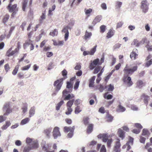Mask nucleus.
Instances as JSON below:
<instances>
[{
	"label": "nucleus",
	"mask_w": 152,
	"mask_h": 152,
	"mask_svg": "<svg viewBox=\"0 0 152 152\" xmlns=\"http://www.w3.org/2000/svg\"><path fill=\"white\" fill-rule=\"evenodd\" d=\"M140 129H134L132 131V132L134 133L138 134L140 132Z\"/></svg>",
	"instance_id": "63"
},
{
	"label": "nucleus",
	"mask_w": 152,
	"mask_h": 152,
	"mask_svg": "<svg viewBox=\"0 0 152 152\" xmlns=\"http://www.w3.org/2000/svg\"><path fill=\"white\" fill-rule=\"evenodd\" d=\"M137 66H135L132 68H129L128 65L126 64L124 69V75L123 78V81L128 87L131 86L133 84L131 77L129 76L132 75L135 71L137 70Z\"/></svg>",
	"instance_id": "1"
},
{
	"label": "nucleus",
	"mask_w": 152,
	"mask_h": 152,
	"mask_svg": "<svg viewBox=\"0 0 152 152\" xmlns=\"http://www.w3.org/2000/svg\"><path fill=\"white\" fill-rule=\"evenodd\" d=\"M10 103L9 102L6 103L3 107V110H6V112L4 114V115L6 116L12 112V109L10 107Z\"/></svg>",
	"instance_id": "3"
},
{
	"label": "nucleus",
	"mask_w": 152,
	"mask_h": 152,
	"mask_svg": "<svg viewBox=\"0 0 152 152\" xmlns=\"http://www.w3.org/2000/svg\"><path fill=\"white\" fill-rule=\"evenodd\" d=\"M107 88L106 86H104L100 84L99 85V87L98 88V89L100 92H102L103 91Z\"/></svg>",
	"instance_id": "51"
},
{
	"label": "nucleus",
	"mask_w": 152,
	"mask_h": 152,
	"mask_svg": "<svg viewBox=\"0 0 152 152\" xmlns=\"http://www.w3.org/2000/svg\"><path fill=\"white\" fill-rule=\"evenodd\" d=\"M15 28V26H12L10 28V30L9 31V34H8V35H7V37H8V38H9L11 34L13 31L14 30Z\"/></svg>",
	"instance_id": "46"
},
{
	"label": "nucleus",
	"mask_w": 152,
	"mask_h": 152,
	"mask_svg": "<svg viewBox=\"0 0 152 152\" xmlns=\"http://www.w3.org/2000/svg\"><path fill=\"white\" fill-rule=\"evenodd\" d=\"M66 88H72V84L71 82H67L66 83Z\"/></svg>",
	"instance_id": "61"
},
{
	"label": "nucleus",
	"mask_w": 152,
	"mask_h": 152,
	"mask_svg": "<svg viewBox=\"0 0 152 152\" xmlns=\"http://www.w3.org/2000/svg\"><path fill=\"white\" fill-rule=\"evenodd\" d=\"M74 130L71 131L68 133L67 137L68 138H71L73 135Z\"/></svg>",
	"instance_id": "60"
},
{
	"label": "nucleus",
	"mask_w": 152,
	"mask_h": 152,
	"mask_svg": "<svg viewBox=\"0 0 152 152\" xmlns=\"http://www.w3.org/2000/svg\"><path fill=\"white\" fill-rule=\"evenodd\" d=\"M142 134L143 135H147L149 134V133L147 129H144L142 130Z\"/></svg>",
	"instance_id": "45"
},
{
	"label": "nucleus",
	"mask_w": 152,
	"mask_h": 152,
	"mask_svg": "<svg viewBox=\"0 0 152 152\" xmlns=\"http://www.w3.org/2000/svg\"><path fill=\"white\" fill-rule=\"evenodd\" d=\"M114 101V99H113L111 101H108L106 103V107H109L113 104Z\"/></svg>",
	"instance_id": "50"
},
{
	"label": "nucleus",
	"mask_w": 152,
	"mask_h": 152,
	"mask_svg": "<svg viewBox=\"0 0 152 152\" xmlns=\"http://www.w3.org/2000/svg\"><path fill=\"white\" fill-rule=\"evenodd\" d=\"M23 112V113H25L27 110V104L26 103H25L23 104V106L22 108Z\"/></svg>",
	"instance_id": "42"
},
{
	"label": "nucleus",
	"mask_w": 152,
	"mask_h": 152,
	"mask_svg": "<svg viewBox=\"0 0 152 152\" xmlns=\"http://www.w3.org/2000/svg\"><path fill=\"white\" fill-rule=\"evenodd\" d=\"M102 18V16L101 15H98L96 16L92 23L93 26H95L97 23L99 22Z\"/></svg>",
	"instance_id": "10"
},
{
	"label": "nucleus",
	"mask_w": 152,
	"mask_h": 152,
	"mask_svg": "<svg viewBox=\"0 0 152 152\" xmlns=\"http://www.w3.org/2000/svg\"><path fill=\"white\" fill-rule=\"evenodd\" d=\"M126 110V108L121 104H119L118 106L117 111L123 112Z\"/></svg>",
	"instance_id": "32"
},
{
	"label": "nucleus",
	"mask_w": 152,
	"mask_h": 152,
	"mask_svg": "<svg viewBox=\"0 0 152 152\" xmlns=\"http://www.w3.org/2000/svg\"><path fill=\"white\" fill-rule=\"evenodd\" d=\"M26 24V22L25 21L23 22L21 25L20 26V27L21 28L22 31H24V27L25 26Z\"/></svg>",
	"instance_id": "59"
},
{
	"label": "nucleus",
	"mask_w": 152,
	"mask_h": 152,
	"mask_svg": "<svg viewBox=\"0 0 152 152\" xmlns=\"http://www.w3.org/2000/svg\"><path fill=\"white\" fill-rule=\"evenodd\" d=\"M125 132L123 130L121 129H119L118 131V136L123 140L125 137Z\"/></svg>",
	"instance_id": "16"
},
{
	"label": "nucleus",
	"mask_w": 152,
	"mask_h": 152,
	"mask_svg": "<svg viewBox=\"0 0 152 152\" xmlns=\"http://www.w3.org/2000/svg\"><path fill=\"white\" fill-rule=\"evenodd\" d=\"M31 65V64H29L27 66H25L22 68L21 70H28L30 67Z\"/></svg>",
	"instance_id": "52"
},
{
	"label": "nucleus",
	"mask_w": 152,
	"mask_h": 152,
	"mask_svg": "<svg viewBox=\"0 0 152 152\" xmlns=\"http://www.w3.org/2000/svg\"><path fill=\"white\" fill-rule=\"evenodd\" d=\"M100 152H106V149L104 145H103L102 146Z\"/></svg>",
	"instance_id": "62"
},
{
	"label": "nucleus",
	"mask_w": 152,
	"mask_h": 152,
	"mask_svg": "<svg viewBox=\"0 0 152 152\" xmlns=\"http://www.w3.org/2000/svg\"><path fill=\"white\" fill-rule=\"evenodd\" d=\"M62 75L64 77L63 78H66L67 77L66 76L67 74V72L65 69H64L62 72Z\"/></svg>",
	"instance_id": "55"
},
{
	"label": "nucleus",
	"mask_w": 152,
	"mask_h": 152,
	"mask_svg": "<svg viewBox=\"0 0 152 152\" xmlns=\"http://www.w3.org/2000/svg\"><path fill=\"white\" fill-rule=\"evenodd\" d=\"M84 12L86 15H87V17L88 18L90 16V14L92 12V9L91 8L88 9L85 8L84 9Z\"/></svg>",
	"instance_id": "22"
},
{
	"label": "nucleus",
	"mask_w": 152,
	"mask_h": 152,
	"mask_svg": "<svg viewBox=\"0 0 152 152\" xmlns=\"http://www.w3.org/2000/svg\"><path fill=\"white\" fill-rule=\"evenodd\" d=\"M10 16L8 14H6L4 15L3 18L2 22L4 24H5L8 21L10 18Z\"/></svg>",
	"instance_id": "15"
},
{
	"label": "nucleus",
	"mask_w": 152,
	"mask_h": 152,
	"mask_svg": "<svg viewBox=\"0 0 152 152\" xmlns=\"http://www.w3.org/2000/svg\"><path fill=\"white\" fill-rule=\"evenodd\" d=\"M11 125V123L9 121H6L5 124L3 125L1 127L2 130H4L6 129L7 127Z\"/></svg>",
	"instance_id": "26"
},
{
	"label": "nucleus",
	"mask_w": 152,
	"mask_h": 152,
	"mask_svg": "<svg viewBox=\"0 0 152 152\" xmlns=\"http://www.w3.org/2000/svg\"><path fill=\"white\" fill-rule=\"evenodd\" d=\"M94 125L92 124H90L88 125L87 129V132L89 134L91 133L93 130Z\"/></svg>",
	"instance_id": "17"
},
{
	"label": "nucleus",
	"mask_w": 152,
	"mask_h": 152,
	"mask_svg": "<svg viewBox=\"0 0 152 152\" xmlns=\"http://www.w3.org/2000/svg\"><path fill=\"white\" fill-rule=\"evenodd\" d=\"M64 102L63 100L59 102L58 103L56 106V110H58L60 108L61 105L64 104Z\"/></svg>",
	"instance_id": "35"
},
{
	"label": "nucleus",
	"mask_w": 152,
	"mask_h": 152,
	"mask_svg": "<svg viewBox=\"0 0 152 152\" xmlns=\"http://www.w3.org/2000/svg\"><path fill=\"white\" fill-rule=\"evenodd\" d=\"M101 67V66H97L95 68L94 71V73L96 74L98 73L100 70Z\"/></svg>",
	"instance_id": "49"
},
{
	"label": "nucleus",
	"mask_w": 152,
	"mask_h": 152,
	"mask_svg": "<svg viewBox=\"0 0 152 152\" xmlns=\"http://www.w3.org/2000/svg\"><path fill=\"white\" fill-rule=\"evenodd\" d=\"M107 120L108 122H111L113 119V117L111 115L108 114L106 116Z\"/></svg>",
	"instance_id": "43"
},
{
	"label": "nucleus",
	"mask_w": 152,
	"mask_h": 152,
	"mask_svg": "<svg viewBox=\"0 0 152 152\" xmlns=\"http://www.w3.org/2000/svg\"><path fill=\"white\" fill-rule=\"evenodd\" d=\"M99 138H102L103 142H106L109 139H108V136L107 134H101L98 136Z\"/></svg>",
	"instance_id": "11"
},
{
	"label": "nucleus",
	"mask_w": 152,
	"mask_h": 152,
	"mask_svg": "<svg viewBox=\"0 0 152 152\" xmlns=\"http://www.w3.org/2000/svg\"><path fill=\"white\" fill-rule=\"evenodd\" d=\"M72 111L73 109L72 107H67V110L65 112V113L66 115H70L71 114Z\"/></svg>",
	"instance_id": "33"
},
{
	"label": "nucleus",
	"mask_w": 152,
	"mask_h": 152,
	"mask_svg": "<svg viewBox=\"0 0 152 152\" xmlns=\"http://www.w3.org/2000/svg\"><path fill=\"white\" fill-rule=\"evenodd\" d=\"M80 83V81L78 79H77L76 80V83L74 85V88L75 89H77L78 88L79 84Z\"/></svg>",
	"instance_id": "48"
},
{
	"label": "nucleus",
	"mask_w": 152,
	"mask_h": 152,
	"mask_svg": "<svg viewBox=\"0 0 152 152\" xmlns=\"http://www.w3.org/2000/svg\"><path fill=\"white\" fill-rule=\"evenodd\" d=\"M82 111V109L80 107L77 105L75 108V113L76 114H78L81 112Z\"/></svg>",
	"instance_id": "39"
},
{
	"label": "nucleus",
	"mask_w": 152,
	"mask_h": 152,
	"mask_svg": "<svg viewBox=\"0 0 152 152\" xmlns=\"http://www.w3.org/2000/svg\"><path fill=\"white\" fill-rule=\"evenodd\" d=\"M19 66L20 65L19 64H17L15 67L14 69L12 72V74L13 75H15L17 74L18 71Z\"/></svg>",
	"instance_id": "31"
},
{
	"label": "nucleus",
	"mask_w": 152,
	"mask_h": 152,
	"mask_svg": "<svg viewBox=\"0 0 152 152\" xmlns=\"http://www.w3.org/2000/svg\"><path fill=\"white\" fill-rule=\"evenodd\" d=\"M4 69L6 72H8L10 69L9 65L8 64H7L4 66Z\"/></svg>",
	"instance_id": "58"
},
{
	"label": "nucleus",
	"mask_w": 152,
	"mask_h": 152,
	"mask_svg": "<svg viewBox=\"0 0 152 152\" xmlns=\"http://www.w3.org/2000/svg\"><path fill=\"white\" fill-rule=\"evenodd\" d=\"M99 58L94 60L91 63L90 65L89 68L90 69L92 70L95 68L97 64H99Z\"/></svg>",
	"instance_id": "9"
},
{
	"label": "nucleus",
	"mask_w": 152,
	"mask_h": 152,
	"mask_svg": "<svg viewBox=\"0 0 152 152\" xmlns=\"http://www.w3.org/2000/svg\"><path fill=\"white\" fill-rule=\"evenodd\" d=\"M134 126L135 127L137 128L138 129H140V130L142 128V126L141 124L138 123H136L134 124Z\"/></svg>",
	"instance_id": "44"
},
{
	"label": "nucleus",
	"mask_w": 152,
	"mask_h": 152,
	"mask_svg": "<svg viewBox=\"0 0 152 152\" xmlns=\"http://www.w3.org/2000/svg\"><path fill=\"white\" fill-rule=\"evenodd\" d=\"M32 148L30 146L25 147L24 148L23 152H28Z\"/></svg>",
	"instance_id": "57"
},
{
	"label": "nucleus",
	"mask_w": 152,
	"mask_h": 152,
	"mask_svg": "<svg viewBox=\"0 0 152 152\" xmlns=\"http://www.w3.org/2000/svg\"><path fill=\"white\" fill-rule=\"evenodd\" d=\"M137 56L138 54L136 53L134 51H132L130 55L131 58L132 60H134L136 59Z\"/></svg>",
	"instance_id": "21"
},
{
	"label": "nucleus",
	"mask_w": 152,
	"mask_h": 152,
	"mask_svg": "<svg viewBox=\"0 0 152 152\" xmlns=\"http://www.w3.org/2000/svg\"><path fill=\"white\" fill-rule=\"evenodd\" d=\"M66 78H62L55 81L53 83V86L55 87V92H58L61 88L63 84V81Z\"/></svg>",
	"instance_id": "2"
},
{
	"label": "nucleus",
	"mask_w": 152,
	"mask_h": 152,
	"mask_svg": "<svg viewBox=\"0 0 152 152\" xmlns=\"http://www.w3.org/2000/svg\"><path fill=\"white\" fill-rule=\"evenodd\" d=\"M106 26L104 25H102L100 27V32L103 33L105 31L106 29Z\"/></svg>",
	"instance_id": "47"
},
{
	"label": "nucleus",
	"mask_w": 152,
	"mask_h": 152,
	"mask_svg": "<svg viewBox=\"0 0 152 152\" xmlns=\"http://www.w3.org/2000/svg\"><path fill=\"white\" fill-rule=\"evenodd\" d=\"M35 108L34 107H32L31 108L29 111V114L30 115L29 117H31L35 113Z\"/></svg>",
	"instance_id": "37"
},
{
	"label": "nucleus",
	"mask_w": 152,
	"mask_h": 152,
	"mask_svg": "<svg viewBox=\"0 0 152 152\" xmlns=\"http://www.w3.org/2000/svg\"><path fill=\"white\" fill-rule=\"evenodd\" d=\"M17 5L15 4L12 6V3L10 2L8 6L7 7V9L9 12H17L18 9L17 8Z\"/></svg>",
	"instance_id": "5"
},
{
	"label": "nucleus",
	"mask_w": 152,
	"mask_h": 152,
	"mask_svg": "<svg viewBox=\"0 0 152 152\" xmlns=\"http://www.w3.org/2000/svg\"><path fill=\"white\" fill-rule=\"evenodd\" d=\"M113 142V140L112 139H109L107 141V147L108 148H110L111 147V144Z\"/></svg>",
	"instance_id": "54"
},
{
	"label": "nucleus",
	"mask_w": 152,
	"mask_h": 152,
	"mask_svg": "<svg viewBox=\"0 0 152 152\" xmlns=\"http://www.w3.org/2000/svg\"><path fill=\"white\" fill-rule=\"evenodd\" d=\"M75 128V126H65L64 128V131L65 132H70L71 131L74 130Z\"/></svg>",
	"instance_id": "13"
},
{
	"label": "nucleus",
	"mask_w": 152,
	"mask_h": 152,
	"mask_svg": "<svg viewBox=\"0 0 152 152\" xmlns=\"http://www.w3.org/2000/svg\"><path fill=\"white\" fill-rule=\"evenodd\" d=\"M97 45H96L89 51L90 55H93L96 50Z\"/></svg>",
	"instance_id": "41"
},
{
	"label": "nucleus",
	"mask_w": 152,
	"mask_h": 152,
	"mask_svg": "<svg viewBox=\"0 0 152 152\" xmlns=\"http://www.w3.org/2000/svg\"><path fill=\"white\" fill-rule=\"evenodd\" d=\"M149 96L144 94H142L141 96V99H143L145 104L147 105L148 103V100Z\"/></svg>",
	"instance_id": "14"
},
{
	"label": "nucleus",
	"mask_w": 152,
	"mask_h": 152,
	"mask_svg": "<svg viewBox=\"0 0 152 152\" xmlns=\"http://www.w3.org/2000/svg\"><path fill=\"white\" fill-rule=\"evenodd\" d=\"M31 145H32V148H37L38 147V144L37 142L35 140H34L32 142V143H31Z\"/></svg>",
	"instance_id": "29"
},
{
	"label": "nucleus",
	"mask_w": 152,
	"mask_h": 152,
	"mask_svg": "<svg viewBox=\"0 0 152 152\" xmlns=\"http://www.w3.org/2000/svg\"><path fill=\"white\" fill-rule=\"evenodd\" d=\"M121 145L120 142V140L119 139H117L115 142L114 146V150L115 152H120V148Z\"/></svg>",
	"instance_id": "8"
},
{
	"label": "nucleus",
	"mask_w": 152,
	"mask_h": 152,
	"mask_svg": "<svg viewBox=\"0 0 152 152\" xmlns=\"http://www.w3.org/2000/svg\"><path fill=\"white\" fill-rule=\"evenodd\" d=\"M115 31L113 29H110L107 34L106 37L107 38H109L112 37L114 34Z\"/></svg>",
	"instance_id": "18"
},
{
	"label": "nucleus",
	"mask_w": 152,
	"mask_h": 152,
	"mask_svg": "<svg viewBox=\"0 0 152 152\" xmlns=\"http://www.w3.org/2000/svg\"><path fill=\"white\" fill-rule=\"evenodd\" d=\"M28 0H23L22 2V9L23 11H25L27 5Z\"/></svg>",
	"instance_id": "20"
},
{
	"label": "nucleus",
	"mask_w": 152,
	"mask_h": 152,
	"mask_svg": "<svg viewBox=\"0 0 152 152\" xmlns=\"http://www.w3.org/2000/svg\"><path fill=\"white\" fill-rule=\"evenodd\" d=\"M30 119L28 118H26L22 120L20 122V124L23 125L27 123L29 121Z\"/></svg>",
	"instance_id": "38"
},
{
	"label": "nucleus",
	"mask_w": 152,
	"mask_h": 152,
	"mask_svg": "<svg viewBox=\"0 0 152 152\" xmlns=\"http://www.w3.org/2000/svg\"><path fill=\"white\" fill-rule=\"evenodd\" d=\"M62 93L63 97L65 96L64 99L65 100H69L75 97V95L72 94H69L67 95L66 96L65 94H68L69 92L66 90H64Z\"/></svg>",
	"instance_id": "6"
},
{
	"label": "nucleus",
	"mask_w": 152,
	"mask_h": 152,
	"mask_svg": "<svg viewBox=\"0 0 152 152\" xmlns=\"http://www.w3.org/2000/svg\"><path fill=\"white\" fill-rule=\"evenodd\" d=\"M152 64V58L151 59L150 61H147L146 62V63L145 64V66L147 67H148Z\"/></svg>",
	"instance_id": "64"
},
{
	"label": "nucleus",
	"mask_w": 152,
	"mask_h": 152,
	"mask_svg": "<svg viewBox=\"0 0 152 152\" xmlns=\"http://www.w3.org/2000/svg\"><path fill=\"white\" fill-rule=\"evenodd\" d=\"M141 8L142 9V11L144 13H146L148 11V8L146 0H143L141 2Z\"/></svg>",
	"instance_id": "7"
},
{
	"label": "nucleus",
	"mask_w": 152,
	"mask_h": 152,
	"mask_svg": "<svg viewBox=\"0 0 152 152\" xmlns=\"http://www.w3.org/2000/svg\"><path fill=\"white\" fill-rule=\"evenodd\" d=\"M52 129L51 128H48L45 129L44 131V133L46 135V137L48 138H50V133Z\"/></svg>",
	"instance_id": "12"
},
{
	"label": "nucleus",
	"mask_w": 152,
	"mask_h": 152,
	"mask_svg": "<svg viewBox=\"0 0 152 152\" xmlns=\"http://www.w3.org/2000/svg\"><path fill=\"white\" fill-rule=\"evenodd\" d=\"M108 92H107L104 94L103 97L105 99H110L113 98V96L111 94H108Z\"/></svg>",
	"instance_id": "23"
},
{
	"label": "nucleus",
	"mask_w": 152,
	"mask_h": 152,
	"mask_svg": "<svg viewBox=\"0 0 152 152\" xmlns=\"http://www.w3.org/2000/svg\"><path fill=\"white\" fill-rule=\"evenodd\" d=\"M96 77L94 76L89 80V86L90 87H93L94 86V81Z\"/></svg>",
	"instance_id": "27"
},
{
	"label": "nucleus",
	"mask_w": 152,
	"mask_h": 152,
	"mask_svg": "<svg viewBox=\"0 0 152 152\" xmlns=\"http://www.w3.org/2000/svg\"><path fill=\"white\" fill-rule=\"evenodd\" d=\"M136 85L137 87L139 88H141L143 86H144L145 84L142 80H138L137 82Z\"/></svg>",
	"instance_id": "25"
},
{
	"label": "nucleus",
	"mask_w": 152,
	"mask_h": 152,
	"mask_svg": "<svg viewBox=\"0 0 152 152\" xmlns=\"http://www.w3.org/2000/svg\"><path fill=\"white\" fill-rule=\"evenodd\" d=\"M34 140L32 139L27 137L26 140V142L27 144L32 143Z\"/></svg>",
	"instance_id": "56"
},
{
	"label": "nucleus",
	"mask_w": 152,
	"mask_h": 152,
	"mask_svg": "<svg viewBox=\"0 0 152 152\" xmlns=\"http://www.w3.org/2000/svg\"><path fill=\"white\" fill-rule=\"evenodd\" d=\"M12 48H10L7 52L6 55L8 57H10L11 56H13L15 53L14 51L13 50H12Z\"/></svg>",
	"instance_id": "19"
},
{
	"label": "nucleus",
	"mask_w": 152,
	"mask_h": 152,
	"mask_svg": "<svg viewBox=\"0 0 152 152\" xmlns=\"http://www.w3.org/2000/svg\"><path fill=\"white\" fill-rule=\"evenodd\" d=\"M151 145L150 143H147L145 146V148L147 149L148 152H152V148L150 147Z\"/></svg>",
	"instance_id": "24"
},
{
	"label": "nucleus",
	"mask_w": 152,
	"mask_h": 152,
	"mask_svg": "<svg viewBox=\"0 0 152 152\" xmlns=\"http://www.w3.org/2000/svg\"><path fill=\"white\" fill-rule=\"evenodd\" d=\"M89 118L88 117H84L83 118V121L84 124L86 125L88 123Z\"/></svg>",
	"instance_id": "53"
},
{
	"label": "nucleus",
	"mask_w": 152,
	"mask_h": 152,
	"mask_svg": "<svg viewBox=\"0 0 152 152\" xmlns=\"http://www.w3.org/2000/svg\"><path fill=\"white\" fill-rule=\"evenodd\" d=\"M58 34V31L57 29H55L50 32L49 34L53 37H54L55 36H57Z\"/></svg>",
	"instance_id": "30"
},
{
	"label": "nucleus",
	"mask_w": 152,
	"mask_h": 152,
	"mask_svg": "<svg viewBox=\"0 0 152 152\" xmlns=\"http://www.w3.org/2000/svg\"><path fill=\"white\" fill-rule=\"evenodd\" d=\"M122 3L119 1H116L115 2V7L116 9H119L121 7Z\"/></svg>",
	"instance_id": "40"
},
{
	"label": "nucleus",
	"mask_w": 152,
	"mask_h": 152,
	"mask_svg": "<svg viewBox=\"0 0 152 152\" xmlns=\"http://www.w3.org/2000/svg\"><path fill=\"white\" fill-rule=\"evenodd\" d=\"M140 43L137 39H134L131 44L132 45H135L136 47L139 46Z\"/></svg>",
	"instance_id": "36"
},
{
	"label": "nucleus",
	"mask_w": 152,
	"mask_h": 152,
	"mask_svg": "<svg viewBox=\"0 0 152 152\" xmlns=\"http://www.w3.org/2000/svg\"><path fill=\"white\" fill-rule=\"evenodd\" d=\"M92 35L91 32H88L87 31H86L85 35L84 36V39L86 40L90 37Z\"/></svg>",
	"instance_id": "28"
},
{
	"label": "nucleus",
	"mask_w": 152,
	"mask_h": 152,
	"mask_svg": "<svg viewBox=\"0 0 152 152\" xmlns=\"http://www.w3.org/2000/svg\"><path fill=\"white\" fill-rule=\"evenodd\" d=\"M75 101L74 99H72L71 100H69V101H68L66 103V107H72L74 102Z\"/></svg>",
	"instance_id": "34"
},
{
	"label": "nucleus",
	"mask_w": 152,
	"mask_h": 152,
	"mask_svg": "<svg viewBox=\"0 0 152 152\" xmlns=\"http://www.w3.org/2000/svg\"><path fill=\"white\" fill-rule=\"evenodd\" d=\"M53 135L54 139H56L58 137L61 136V134L58 127L56 126L54 128L53 132Z\"/></svg>",
	"instance_id": "4"
}]
</instances>
